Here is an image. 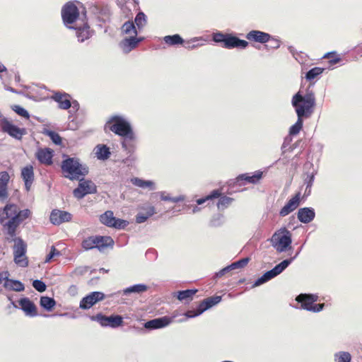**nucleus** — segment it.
Wrapping results in <instances>:
<instances>
[{
	"label": "nucleus",
	"instance_id": "nucleus-20",
	"mask_svg": "<svg viewBox=\"0 0 362 362\" xmlns=\"http://www.w3.org/2000/svg\"><path fill=\"white\" fill-rule=\"evenodd\" d=\"M95 248L102 251L105 248L114 245V240L110 236L93 235Z\"/></svg>",
	"mask_w": 362,
	"mask_h": 362
},
{
	"label": "nucleus",
	"instance_id": "nucleus-58",
	"mask_svg": "<svg viewBox=\"0 0 362 362\" xmlns=\"http://www.w3.org/2000/svg\"><path fill=\"white\" fill-rule=\"evenodd\" d=\"M324 306V303L315 304L312 308H307V310L313 313H319L323 310Z\"/></svg>",
	"mask_w": 362,
	"mask_h": 362
},
{
	"label": "nucleus",
	"instance_id": "nucleus-26",
	"mask_svg": "<svg viewBox=\"0 0 362 362\" xmlns=\"http://www.w3.org/2000/svg\"><path fill=\"white\" fill-rule=\"evenodd\" d=\"M4 286L6 289L15 291L17 292L23 291L25 290L24 284L18 281L11 279L8 277L5 276V282L4 284Z\"/></svg>",
	"mask_w": 362,
	"mask_h": 362
},
{
	"label": "nucleus",
	"instance_id": "nucleus-32",
	"mask_svg": "<svg viewBox=\"0 0 362 362\" xmlns=\"http://www.w3.org/2000/svg\"><path fill=\"white\" fill-rule=\"evenodd\" d=\"M40 305L47 311H51L56 305V301L53 298L48 296H41Z\"/></svg>",
	"mask_w": 362,
	"mask_h": 362
},
{
	"label": "nucleus",
	"instance_id": "nucleus-29",
	"mask_svg": "<svg viewBox=\"0 0 362 362\" xmlns=\"http://www.w3.org/2000/svg\"><path fill=\"white\" fill-rule=\"evenodd\" d=\"M148 290V286L144 284H137L129 286L122 291L123 295H129L131 293L141 294Z\"/></svg>",
	"mask_w": 362,
	"mask_h": 362
},
{
	"label": "nucleus",
	"instance_id": "nucleus-18",
	"mask_svg": "<svg viewBox=\"0 0 362 362\" xmlns=\"http://www.w3.org/2000/svg\"><path fill=\"white\" fill-rule=\"evenodd\" d=\"M298 219L303 223H309L313 221L315 217V209L312 207L300 208L297 214Z\"/></svg>",
	"mask_w": 362,
	"mask_h": 362
},
{
	"label": "nucleus",
	"instance_id": "nucleus-25",
	"mask_svg": "<svg viewBox=\"0 0 362 362\" xmlns=\"http://www.w3.org/2000/svg\"><path fill=\"white\" fill-rule=\"evenodd\" d=\"M246 37L249 40L264 43L269 40L270 35L269 34L262 31L252 30L247 34Z\"/></svg>",
	"mask_w": 362,
	"mask_h": 362
},
{
	"label": "nucleus",
	"instance_id": "nucleus-10",
	"mask_svg": "<svg viewBox=\"0 0 362 362\" xmlns=\"http://www.w3.org/2000/svg\"><path fill=\"white\" fill-rule=\"evenodd\" d=\"M105 295L100 291H93L83 297L79 304V308L83 310L90 309L98 302L105 299Z\"/></svg>",
	"mask_w": 362,
	"mask_h": 362
},
{
	"label": "nucleus",
	"instance_id": "nucleus-34",
	"mask_svg": "<svg viewBox=\"0 0 362 362\" xmlns=\"http://www.w3.org/2000/svg\"><path fill=\"white\" fill-rule=\"evenodd\" d=\"M296 259V257H293L289 259H286L281 262L279 264H276L272 270L274 272L276 276L282 273Z\"/></svg>",
	"mask_w": 362,
	"mask_h": 362
},
{
	"label": "nucleus",
	"instance_id": "nucleus-64",
	"mask_svg": "<svg viewBox=\"0 0 362 362\" xmlns=\"http://www.w3.org/2000/svg\"><path fill=\"white\" fill-rule=\"evenodd\" d=\"M207 200H209V197L206 196L205 197L198 199L197 200V204L198 205H201V204H204V202H206Z\"/></svg>",
	"mask_w": 362,
	"mask_h": 362
},
{
	"label": "nucleus",
	"instance_id": "nucleus-22",
	"mask_svg": "<svg viewBox=\"0 0 362 362\" xmlns=\"http://www.w3.org/2000/svg\"><path fill=\"white\" fill-rule=\"evenodd\" d=\"M141 209L144 211L145 213L139 212L136 214L135 218L136 223H143L146 222L148 218L156 213V209L153 206H143L141 207Z\"/></svg>",
	"mask_w": 362,
	"mask_h": 362
},
{
	"label": "nucleus",
	"instance_id": "nucleus-49",
	"mask_svg": "<svg viewBox=\"0 0 362 362\" xmlns=\"http://www.w3.org/2000/svg\"><path fill=\"white\" fill-rule=\"evenodd\" d=\"M32 286L38 292L42 293L46 291L47 285L42 280L35 279L33 281Z\"/></svg>",
	"mask_w": 362,
	"mask_h": 362
},
{
	"label": "nucleus",
	"instance_id": "nucleus-50",
	"mask_svg": "<svg viewBox=\"0 0 362 362\" xmlns=\"http://www.w3.org/2000/svg\"><path fill=\"white\" fill-rule=\"evenodd\" d=\"M249 261H250L249 257L242 258V259L230 264V267H232L233 270L235 269L243 268L245 266H246L247 264Z\"/></svg>",
	"mask_w": 362,
	"mask_h": 362
},
{
	"label": "nucleus",
	"instance_id": "nucleus-51",
	"mask_svg": "<svg viewBox=\"0 0 362 362\" xmlns=\"http://www.w3.org/2000/svg\"><path fill=\"white\" fill-rule=\"evenodd\" d=\"M12 110L16 114H18V115H20L24 118L28 119L30 117V115H29L28 112L25 108H23V107H21L20 105H13L12 107Z\"/></svg>",
	"mask_w": 362,
	"mask_h": 362
},
{
	"label": "nucleus",
	"instance_id": "nucleus-45",
	"mask_svg": "<svg viewBox=\"0 0 362 362\" xmlns=\"http://www.w3.org/2000/svg\"><path fill=\"white\" fill-rule=\"evenodd\" d=\"M303 124V121L302 117H298L296 122L293 124L289 129L290 135H296L301 130Z\"/></svg>",
	"mask_w": 362,
	"mask_h": 362
},
{
	"label": "nucleus",
	"instance_id": "nucleus-4",
	"mask_svg": "<svg viewBox=\"0 0 362 362\" xmlns=\"http://www.w3.org/2000/svg\"><path fill=\"white\" fill-rule=\"evenodd\" d=\"M61 168L64 177L70 180H78L88 173L86 165H82L78 158L68 157L62 160Z\"/></svg>",
	"mask_w": 362,
	"mask_h": 362
},
{
	"label": "nucleus",
	"instance_id": "nucleus-2",
	"mask_svg": "<svg viewBox=\"0 0 362 362\" xmlns=\"http://www.w3.org/2000/svg\"><path fill=\"white\" fill-rule=\"evenodd\" d=\"M291 104L298 117H309L315 106V96L313 91H307L303 95L300 91L292 98Z\"/></svg>",
	"mask_w": 362,
	"mask_h": 362
},
{
	"label": "nucleus",
	"instance_id": "nucleus-43",
	"mask_svg": "<svg viewBox=\"0 0 362 362\" xmlns=\"http://www.w3.org/2000/svg\"><path fill=\"white\" fill-rule=\"evenodd\" d=\"M158 193L160 196L161 200H163V201H168V202H171L173 203H177V202H182L185 200V197L182 195L172 197L168 194L166 195L165 192H160Z\"/></svg>",
	"mask_w": 362,
	"mask_h": 362
},
{
	"label": "nucleus",
	"instance_id": "nucleus-6",
	"mask_svg": "<svg viewBox=\"0 0 362 362\" xmlns=\"http://www.w3.org/2000/svg\"><path fill=\"white\" fill-rule=\"evenodd\" d=\"M221 296H214L204 299L197 308L196 310H190L185 313L184 315L187 318H192L202 315L206 310L210 309L213 306L218 304L221 301Z\"/></svg>",
	"mask_w": 362,
	"mask_h": 362
},
{
	"label": "nucleus",
	"instance_id": "nucleus-19",
	"mask_svg": "<svg viewBox=\"0 0 362 362\" xmlns=\"http://www.w3.org/2000/svg\"><path fill=\"white\" fill-rule=\"evenodd\" d=\"M21 177L24 181L25 189L28 192L34 181L33 167L32 165H26L21 170Z\"/></svg>",
	"mask_w": 362,
	"mask_h": 362
},
{
	"label": "nucleus",
	"instance_id": "nucleus-28",
	"mask_svg": "<svg viewBox=\"0 0 362 362\" xmlns=\"http://www.w3.org/2000/svg\"><path fill=\"white\" fill-rule=\"evenodd\" d=\"M95 155L98 160H105L109 158L111 153L110 148L105 144H98L95 148Z\"/></svg>",
	"mask_w": 362,
	"mask_h": 362
},
{
	"label": "nucleus",
	"instance_id": "nucleus-24",
	"mask_svg": "<svg viewBox=\"0 0 362 362\" xmlns=\"http://www.w3.org/2000/svg\"><path fill=\"white\" fill-rule=\"evenodd\" d=\"M262 175L263 173L260 170L255 171L252 175H250L249 173H244L239 175L236 178V181L237 182L246 181L249 183L256 184L262 179Z\"/></svg>",
	"mask_w": 362,
	"mask_h": 362
},
{
	"label": "nucleus",
	"instance_id": "nucleus-5",
	"mask_svg": "<svg viewBox=\"0 0 362 362\" xmlns=\"http://www.w3.org/2000/svg\"><path fill=\"white\" fill-rule=\"evenodd\" d=\"M271 242L278 252H285L292 243L291 233L284 228L281 234L275 233L271 238Z\"/></svg>",
	"mask_w": 362,
	"mask_h": 362
},
{
	"label": "nucleus",
	"instance_id": "nucleus-13",
	"mask_svg": "<svg viewBox=\"0 0 362 362\" xmlns=\"http://www.w3.org/2000/svg\"><path fill=\"white\" fill-rule=\"evenodd\" d=\"M173 320V317L163 316L147 321L144 324V327L148 329H160L169 325Z\"/></svg>",
	"mask_w": 362,
	"mask_h": 362
},
{
	"label": "nucleus",
	"instance_id": "nucleus-14",
	"mask_svg": "<svg viewBox=\"0 0 362 362\" xmlns=\"http://www.w3.org/2000/svg\"><path fill=\"white\" fill-rule=\"evenodd\" d=\"M300 192L296 193L280 210L279 215L284 217L296 209L300 202Z\"/></svg>",
	"mask_w": 362,
	"mask_h": 362
},
{
	"label": "nucleus",
	"instance_id": "nucleus-12",
	"mask_svg": "<svg viewBox=\"0 0 362 362\" xmlns=\"http://www.w3.org/2000/svg\"><path fill=\"white\" fill-rule=\"evenodd\" d=\"M51 99L58 103V107L62 110H68L71 107V96L69 94L56 91L51 96Z\"/></svg>",
	"mask_w": 362,
	"mask_h": 362
},
{
	"label": "nucleus",
	"instance_id": "nucleus-7",
	"mask_svg": "<svg viewBox=\"0 0 362 362\" xmlns=\"http://www.w3.org/2000/svg\"><path fill=\"white\" fill-rule=\"evenodd\" d=\"M0 128L3 133H6L12 138L18 141H21L23 136L26 134V129L25 128L18 127L5 117L0 119Z\"/></svg>",
	"mask_w": 362,
	"mask_h": 362
},
{
	"label": "nucleus",
	"instance_id": "nucleus-9",
	"mask_svg": "<svg viewBox=\"0 0 362 362\" xmlns=\"http://www.w3.org/2000/svg\"><path fill=\"white\" fill-rule=\"evenodd\" d=\"M62 16L64 24L68 26L69 24L73 23L78 18V9L74 4L69 2L63 7Z\"/></svg>",
	"mask_w": 362,
	"mask_h": 362
},
{
	"label": "nucleus",
	"instance_id": "nucleus-1",
	"mask_svg": "<svg viewBox=\"0 0 362 362\" xmlns=\"http://www.w3.org/2000/svg\"><path fill=\"white\" fill-rule=\"evenodd\" d=\"M32 211L29 209H21L18 205L7 203L0 209V223L8 243H14V262L23 267H28V260L25 256L27 245L21 237H16L17 229L25 220L30 218Z\"/></svg>",
	"mask_w": 362,
	"mask_h": 362
},
{
	"label": "nucleus",
	"instance_id": "nucleus-57",
	"mask_svg": "<svg viewBox=\"0 0 362 362\" xmlns=\"http://www.w3.org/2000/svg\"><path fill=\"white\" fill-rule=\"evenodd\" d=\"M227 37L228 35H224L223 33H218L214 35L213 39L216 42H223L224 45Z\"/></svg>",
	"mask_w": 362,
	"mask_h": 362
},
{
	"label": "nucleus",
	"instance_id": "nucleus-61",
	"mask_svg": "<svg viewBox=\"0 0 362 362\" xmlns=\"http://www.w3.org/2000/svg\"><path fill=\"white\" fill-rule=\"evenodd\" d=\"M88 269L87 267H79L76 268L74 272L76 275H83L87 272Z\"/></svg>",
	"mask_w": 362,
	"mask_h": 362
},
{
	"label": "nucleus",
	"instance_id": "nucleus-62",
	"mask_svg": "<svg viewBox=\"0 0 362 362\" xmlns=\"http://www.w3.org/2000/svg\"><path fill=\"white\" fill-rule=\"evenodd\" d=\"M207 197H209V199L221 197V192L218 189H214L209 195H207Z\"/></svg>",
	"mask_w": 362,
	"mask_h": 362
},
{
	"label": "nucleus",
	"instance_id": "nucleus-16",
	"mask_svg": "<svg viewBox=\"0 0 362 362\" xmlns=\"http://www.w3.org/2000/svg\"><path fill=\"white\" fill-rule=\"evenodd\" d=\"M318 296L313 293H300L296 296V300L301 304V308L307 310V308H312L313 304L317 301Z\"/></svg>",
	"mask_w": 362,
	"mask_h": 362
},
{
	"label": "nucleus",
	"instance_id": "nucleus-33",
	"mask_svg": "<svg viewBox=\"0 0 362 362\" xmlns=\"http://www.w3.org/2000/svg\"><path fill=\"white\" fill-rule=\"evenodd\" d=\"M115 217L112 211H106L100 215V221L107 227H112Z\"/></svg>",
	"mask_w": 362,
	"mask_h": 362
},
{
	"label": "nucleus",
	"instance_id": "nucleus-54",
	"mask_svg": "<svg viewBox=\"0 0 362 362\" xmlns=\"http://www.w3.org/2000/svg\"><path fill=\"white\" fill-rule=\"evenodd\" d=\"M61 255V252L57 250L54 246H52L49 252L47 255L45 259V263L50 262L54 257H59Z\"/></svg>",
	"mask_w": 362,
	"mask_h": 362
},
{
	"label": "nucleus",
	"instance_id": "nucleus-11",
	"mask_svg": "<svg viewBox=\"0 0 362 362\" xmlns=\"http://www.w3.org/2000/svg\"><path fill=\"white\" fill-rule=\"evenodd\" d=\"M71 218L72 215L69 212L59 209H53L49 216L50 222L56 226H59L64 222H69Z\"/></svg>",
	"mask_w": 362,
	"mask_h": 362
},
{
	"label": "nucleus",
	"instance_id": "nucleus-56",
	"mask_svg": "<svg viewBox=\"0 0 362 362\" xmlns=\"http://www.w3.org/2000/svg\"><path fill=\"white\" fill-rule=\"evenodd\" d=\"M146 23V16L144 13H139L135 18V23L139 28H143Z\"/></svg>",
	"mask_w": 362,
	"mask_h": 362
},
{
	"label": "nucleus",
	"instance_id": "nucleus-46",
	"mask_svg": "<svg viewBox=\"0 0 362 362\" xmlns=\"http://www.w3.org/2000/svg\"><path fill=\"white\" fill-rule=\"evenodd\" d=\"M91 320L98 322L102 327H108V316L98 313L90 317Z\"/></svg>",
	"mask_w": 362,
	"mask_h": 362
},
{
	"label": "nucleus",
	"instance_id": "nucleus-21",
	"mask_svg": "<svg viewBox=\"0 0 362 362\" xmlns=\"http://www.w3.org/2000/svg\"><path fill=\"white\" fill-rule=\"evenodd\" d=\"M248 45V42L244 40H240L237 37L228 35L223 47L227 49L240 48L244 49Z\"/></svg>",
	"mask_w": 362,
	"mask_h": 362
},
{
	"label": "nucleus",
	"instance_id": "nucleus-35",
	"mask_svg": "<svg viewBox=\"0 0 362 362\" xmlns=\"http://www.w3.org/2000/svg\"><path fill=\"white\" fill-rule=\"evenodd\" d=\"M197 289H186L177 292V298L179 300H191Z\"/></svg>",
	"mask_w": 362,
	"mask_h": 362
},
{
	"label": "nucleus",
	"instance_id": "nucleus-41",
	"mask_svg": "<svg viewBox=\"0 0 362 362\" xmlns=\"http://www.w3.org/2000/svg\"><path fill=\"white\" fill-rule=\"evenodd\" d=\"M164 41L169 45H177L183 42L182 38L177 34L165 36L164 37Z\"/></svg>",
	"mask_w": 362,
	"mask_h": 362
},
{
	"label": "nucleus",
	"instance_id": "nucleus-31",
	"mask_svg": "<svg viewBox=\"0 0 362 362\" xmlns=\"http://www.w3.org/2000/svg\"><path fill=\"white\" fill-rule=\"evenodd\" d=\"M277 276L274 272L272 270H269L266 272L263 275H262L260 277H259L254 283L253 286H259L269 280L274 279V277Z\"/></svg>",
	"mask_w": 362,
	"mask_h": 362
},
{
	"label": "nucleus",
	"instance_id": "nucleus-39",
	"mask_svg": "<svg viewBox=\"0 0 362 362\" xmlns=\"http://www.w3.org/2000/svg\"><path fill=\"white\" fill-rule=\"evenodd\" d=\"M123 323V317L118 315H112L108 316V327L116 328L121 326Z\"/></svg>",
	"mask_w": 362,
	"mask_h": 362
},
{
	"label": "nucleus",
	"instance_id": "nucleus-63",
	"mask_svg": "<svg viewBox=\"0 0 362 362\" xmlns=\"http://www.w3.org/2000/svg\"><path fill=\"white\" fill-rule=\"evenodd\" d=\"M68 293L71 296H75L78 293L77 286L71 285L68 289Z\"/></svg>",
	"mask_w": 362,
	"mask_h": 362
},
{
	"label": "nucleus",
	"instance_id": "nucleus-37",
	"mask_svg": "<svg viewBox=\"0 0 362 362\" xmlns=\"http://www.w3.org/2000/svg\"><path fill=\"white\" fill-rule=\"evenodd\" d=\"M351 355L348 351H338L334 354V362H351Z\"/></svg>",
	"mask_w": 362,
	"mask_h": 362
},
{
	"label": "nucleus",
	"instance_id": "nucleus-23",
	"mask_svg": "<svg viewBox=\"0 0 362 362\" xmlns=\"http://www.w3.org/2000/svg\"><path fill=\"white\" fill-rule=\"evenodd\" d=\"M9 179V175L6 171L0 172V200L1 202L8 197L7 186Z\"/></svg>",
	"mask_w": 362,
	"mask_h": 362
},
{
	"label": "nucleus",
	"instance_id": "nucleus-15",
	"mask_svg": "<svg viewBox=\"0 0 362 362\" xmlns=\"http://www.w3.org/2000/svg\"><path fill=\"white\" fill-rule=\"evenodd\" d=\"M21 309L27 316L35 317L37 315V308L35 303L27 297L21 298L18 300Z\"/></svg>",
	"mask_w": 362,
	"mask_h": 362
},
{
	"label": "nucleus",
	"instance_id": "nucleus-55",
	"mask_svg": "<svg viewBox=\"0 0 362 362\" xmlns=\"http://www.w3.org/2000/svg\"><path fill=\"white\" fill-rule=\"evenodd\" d=\"M316 170H313L311 173L306 174V177L304 179V185L307 188H311L314 182Z\"/></svg>",
	"mask_w": 362,
	"mask_h": 362
},
{
	"label": "nucleus",
	"instance_id": "nucleus-47",
	"mask_svg": "<svg viewBox=\"0 0 362 362\" xmlns=\"http://www.w3.org/2000/svg\"><path fill=\"white\" fill-rule=\"evenodd\" d=\"M323 57L329 59L330 65H334L339 62L341 60L339 55L334 52L327 53L324 55Z\"/></svg>",
	"mask_w": 362,
	"mask_h": 362
},
{
	"label": "nucleus",
	"instance_id": "nucleus-59",
	"mask_svg": "<svg viewBox=\"0 0 362 362\" xmlns=\"http://www.w3.org/2000/svg\"><path fill=\"white\" fill-rule=\"evenodd\" d=\"M232 270H233V269H232V267H230V265L223 268L219 272H216L215 274V277L220 278V277L223 276L224 274H226V273H228Z\"/></svg>",
	"mask_w": 362,
	"mask_h": 362
},
{
	"label": "nucleus",
	"instance_id": "nucleus-42",
	"mask_svg": "<svg viewBox=\"0 0 362 362\" xmlns=\"http://www.w3.org/2000/svg\"><path fill=\"white\" fill-rule=\"evenodd\" d=\"M233 199L227 196H222L220 197L217 204L218 209L219 210H224L226 208L229 206L233 202Z\"/></svg>",
	"mask_w": 362,
	"mask_h": 362
},
{
	"label": "nucleus",
	"instance_id": "nucleus-60",
	"mask_svg": "<svg viewBox=\"0 0 362 362\" xmlns=\"http://www.w3.org/2000/svg\"><path fill=\"white\" fill-rule=\"evenodd\" d=\"M222 218H223V216L221 215H218L217 218H214L211 221V225L212 226H215V227L219 226L221 224V220Z\"/></svg>",
	"mask_w": 362,
	"mask_h": 362
},
{
	"label": "nucleus",
	"instance_id": "nucleus-40",
	"mask_svg": "<svg viewBox=\"0 0 362 362\" xmlns=\"http://www.w3.org/2000/svg\"><path fill=\"white\" fill-rule=\"evenodd\" d=\"M122 32L129 36H136L137 31L133 22L127 21L122 25Z\"/></svg>",
	"mask_w": 362,
	"mask_h": 362
},
{
	"label": "nucleus",
	"instance_id": "nucleus-44",
	"mask_svg": "<svg viewBox=\"0 0 362 362\" xmlns=\"http://www.w3.org/2000/svg\"><path fill=\"white\" fill-rule=\"evenodd\" d=\"M132 141L129 139H126V138H124V140L122 142V147L124 151L127 152V153H133L136 148V144Z\"/></svg>",
	"mask_w": 362,
	"mask_h": 362
},
{
	"label": "nucleus",
	"instance_id": "nucleus-53",
	"mask_svg": "<svg viewBox=\"0 0 362 362\" xmlns=\"http://www.w3.org/2000/svg\"><path fill=\"white\" fill-rule=\"evenodd\" d=\"M323 71L324 69H309V71L305 74V78L308 81H311L316 76L320 75Z\"/></svg>",
	"mask_w": 362,
	"mask_h": 362
},
{
	"label": "nucleus",
	"instance_id": "nucleus-36",
	"mask_svg": "<svg viewBox=\"0 0 362 362\" xmlns=\"http://www.w3.org/2000/svg\"><path fill=\"white\" fill-rule=\"evenodd\" d=\"M76 35L79 42H83L85 40L88 39L90 36V31L87 25L82 28H76Z\"/></svg>",
	"mask_w": 362,
	"mask_h": 362
},
{
	"label": "nucleus",
	"instance_id": "nucleus-30",
	"mask_svg": "<svg viewBox=\"0 0 362 362\" xmlns=\"http://www.w3.org/2000/svg\"><path fill=\"white\" fill-rule=\"evenodd\" d=\"M131 182L141 188H148L151 190L156 189L155 182L151 180H145L139 177H134L131 179Z\"/></svg>",
	"mask_w": 362,
	"mask_h": 362
},
{
	"label": "nucleus",
	"instance_id": "nucleus-27",
	"mask_svg": "<svg viewBox=\"0 0 362 362\" xmlns=\"http://www.w3.org/2000/svg\"><path fill=\"white\" fill-rule=\"evenodd\" d=\"M139 41L136 36H129L121 42L120 47L124 52L128 53L137 46Z\"/></svg>",
	"mask_w": 362,
	"mask_h": 362
},
{
	"label": "nucleus",
	"instance_id": "nucleus-17",
	"mask_svg": "<svg viewBox=\"0 0 362 362\" xmlns=\"http://www.w3.org/2000/svg\"><path fill=\"white\" fill-rule=\"evenodd\" d=\"M54 151L49 148H39L36 152L35 156L40 163L45 165H52Z\"/></svg>",
	"mask_w": 362,
	"mask_h": 362
},
{
	"label": "nucleus",
	"instance_id": "nucleus-38",
	"mask_svg": "<svg viewBox=\"0 0 362 362\" xmlns=\"http://www.w3.org/2000/svg\"><path fill=\"white\" fill-rule=\"evenodd\" d=\"M42 133L49 136V139L52 140V141L56 144V145H61L62 144V137L60 135L55 132L54 131L48 129H44Z\"/></svg>",
	"mask_w": 362,
	"mask_h": 362
},
{
	"label": "nucleus",
	"instance_id": "nucleus-48",
	"mask_svg": "<svg viewBox=\"0 0 362 362\" xmlns=\"http://www.w3.org/2000/svg\"><path fill=\"white\" fill-rule=\"evenodd\" d=\"M93 235L89 236L87 238L84 239L81 243L82 247L85 250H90L95 248V245H94Z\"/></svg>",
	"mask_w": 362,
	"mask_h": 362
},
{
	"label": "nucleus",
	"instance_id": "nucleus-8",
	"mask_svg": "<svg viewBox=\"0 0 362 362\" xmlns=\"http://www.w3.org/2000/svg\"><path fill=\"white\" fill-rule=\"evenodd\" d=\"M83 177H81L78 180V185L73 191L74 196L78 199H83L87 194L97 192V187L95 183L90 180H84Z\"/></svg>",
	"mask_w": 362,
	"mask_h": 362
},
{
	"label": "nucleus",
	"instance_id": "nucleus-52",
	"mask_svg": "<svg viewBox=\"0 0 362 362\" xmlns=\"http://www.w3.org/2000/svg\"><path fill=\"white\" fill-rule=\"evenodd\" d=\"M128 224L129 222L127 221L115 218L111 228L116 229H124Z\"/></svg>",
	"mask_w": 362,
	"mask_h": 362
},
{
	"label": "nucleus",
	"instance_id": "nucleus-3",
	"mask_svg": "<svg viewBox=\"0 0 362 362\" xmlns=\"http://www.w3.org/2000/svg\"><path fill=\"white\" fill-rule=\"evenodd\" d=\"M109 129L115 134L126 139L134 141L136 139L131 124L122 116L113 115L110 117L106 123Z\"/></svg>",
	"mask_w": 362,
	"mask_h": 362
}]
</instances>
